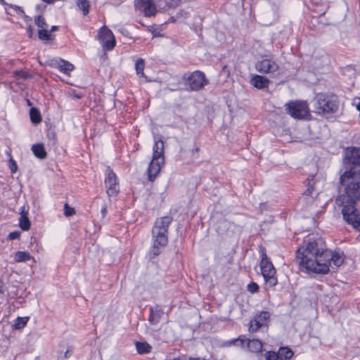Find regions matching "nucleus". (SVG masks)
<instances>
[{
	"label": "nucleus",
	"instance_id": "nucleus-11",
	"mask_svg": "<svg viewBox=\"0 0 360 360\" xmlns=\"http://www.w3.org/2000/svg\"><path fill=\"white\" fill-rule=\"evenodd\" d=\"M105 185L109 197L116 196L120 191L117 176L109 167L107 169Z\"/></svg>",
	"mask_w": 360,
	"mask_h": 360
},
{
	"label": "nucleus",
	"instance_id": "nucleus-51",
	"mask_svg": "<svg viewBox=\"0 0 360 360\" xmlns=\"http://www.w3.org/2000/svg\"><path fill=\"white\" fill-rule=\"evenodd\" d=\"M2 291V283H0V292Z\"/></svg>",
	"mask_w": 360,
	"mask_h": 360
},
{
	"label": "nucleus",
	"instance_id": "nucleus-34",
	"mask_svg": "<svg viewBox=\"0 0 360 360\" xmlns=\"http://www.w3.org/2000/svg\"><path fill=\"white\" fill-rule=\"evenodd\" d=\"M72 353L71 348H68L63 354L62 352L60 353V355L58 356V359L63 360L69 359L72 356Z\"/></svg>",
	"mask_w": 360,
	"mask_h": 360
},
{
	"label": "nucleus",
	"instance_id": "nucleus-30",
	"mask_svg": "<svg viewBox=\"0 0 360 360\" xmlns=\"http://www.w3.org/2000/svg\"><path fill=\"white\" fill-rule=\"evenodd\" d=\"M265 357L266 360H281V357L279 356L278 352H268L266 353Z\"/></svg>",
	"mask_w": 360,
	"mask_h": 360
},
{
	"label": "nucleus",
	"instance_id": "nucleus-21",
	"mask_svg": "<svg viewBox=\"0 0 360 360\" xmlns=\"http://www.w3.org/2000/svg\"><path fill=\"white\" fill-rule=\"evenodd\" d=\"M32 150L34 155L39 159H44L46 157V152L45 151L43 144L33 145Z\"/></svg>",
	"mask_w": 360,
	"mask_h": 360
},
{
	"label": "nucleus",
	"instance_id": "nucleus-52",
	"mask_svg": "<svg viewBox=\"0 0 360 360\" xmlns=\"http://www.w3.org/2000/svg\"><path fill=\"white\" fill-rule=\"evenodd\" d=\"M195 151H196V152H198V151H199V148H195Z\"/></svg>",
	"mask_w": 360,
	"mask_h": 360
},
{
	"label": "nucleus",
	"instance_id": "nucleus-23",
	"mask_svg": "<svg viewBox=\"0 0 360 360\" xmlns=\"http://www.w3.org/2000/svg\"><path fill=\"white\" fill-rule=\"evenodd\" d=\"M32 258L28 252L18 251L15 255V262H22L30 260Z\"/></svg>",
	"mask_w": 360,
	"mask_h": 360
},
{
	"label": "nucleus",
	"instance_id": "nucleus-27",
	"mask_svg": "<svg viewBox=\"0 0 360 360\" xmlns=\"http://www.w3.org/2000/svg\"><path fill=\"white\" fill-rule=\"evenodd\" d=\"M77 4L79 8L82 11L84 15L89 13V4L87 0H77Z\"/></svg>",
	"mask_w": 360,
	"mask_h": 360
},
{
	"label": "nucleus",
	"instance_id": "nucleus-47",
	"mask_svg": "<svg viewBox=\"0 0 360 360\" xmlns=\"http://www.w3.org/2000/svg\"><path fill=\"white\" fill-rule=\"evenodd\" d=\"M49 137L51 136V138H53L54 139L55 138V134L53 133H51V134H49L48 135Z\"/></svg>",
	"mask_w": 360,
	"mask_h": 360
},
{
	"label": "nucleus",
	"instance_id": "nucleus-10",
	"mask_svg": "<svg viewBox=\"0 0 360 360\" xmlns=\"http://www.w3.org/2000/svg\"><path fill=\"white\" fill-rule=\"evenodd\" d=\"M278 68V64L272 58H262L255 63L256 70L263 74L273 75Z\"/></svg>",
	"mask_w": 360,
	"mask_h": 360
},
{
	"label": "nucleus",
	"instance_id": "nucleus-25",
	"mask_svg": "<svg viewBox=\"0 0 360 360\" xmlns=\"http://www.w3.org/2000/svg\"><path fill=\"white\" fill-rule=\"evenodd\" d=\"M278 354L281 357V360L290 359L292 355V351L288 347H281L278 351Z\"/></svg>",
	"mask_w": 360,
	"mask_h": 360
},
{
	"label": "nucleus",
	"instance_id": "nucleus-39",
	"mask_svg": "<svg viewBox=\"0 0 360 360\" xmlns=\"http://www.w3.org/2000/svg\"><path fill=\"white\" fill-rule=\"evenodd\" d=\"M16 75L18 77H20L21 78H25V79L27 78L29 76L28 73H27L25 72H22V71L16 72Z\"/></svg>",
	"mask_w": 360,
	"mask_h": 360
},
{
	"label": "nucleus",
	"instance_id": "nucleus-41",
	"mask_svg": "<svg viewBox=\"0 0 360 360\" xmlns=\"http://www.w3.org/2000/svg\"><path fill=\"white\" fill-rule=\"evenodd\" d=\"M179 3V0H172L169 4V7H174L176 6Z\"/></svg>",
	"mask_w": 360,
	"mask_h": 360
},
{
	"label": "nucleus",
	"instance_id": "nucleus-29",
	"mask_svg": "<svg viewBox=\"0 0 360 360\" xmlns=\"http://www.w3.org/2000/svg\"><path fill=\"white\" fill-rule=\"evenodd\" d=\"M39 38L41 40H51V34L48 32V31L44 28L41 29L39 31Z\"/></svg>",
	"mask_w": 360,
	"mask_h": 360
},
{
	"label": "nucleus",
	"instance_id": "nucleus-16",
	"mask_svg": "<svg viewBox=\"0 0 360 360\" xmlns=\"http://www.w3.org/2000/svg\"><path fill=\"white\" fill-rule=\"evenodd\" d=\"M51 65L68 75L74 69V65L72 63L63 59L51 60Z\"/></svg>",
	"mask_w": 360,
	"mask_h": 360
},
{
	"label": "nucleus",
	"instance_id": "nucleus-42",
	"mask_svg": "<svg viewBox=\"0 0 360 360\" xmlns=\"http://www.w3.org/2000/svg\"><path fill=\"white\" fill-rule=\"evenodd\" d=\"M107 214V206L105 205L101 209V215L104 218Z\"/></svg>",
	"mask_w": 360,
	"mask_h": 360
},
{
	"label": "nucleus",
	"instance_id": "nucleus-28",
	"mask_svg": "<svg viewBox=\"0 0 360 360\" xmlns=\"http://www.w3.org/2000/svg\"><path fill=\"white\" fill-rule=\"evenodd\" d=\"M27 320L28 319L26 317H18L14 323L15 328L17 330L22 329L25 326Z\"/></svg>",
	"mask_w": 360,
	"mask_h": 360
},
{
	"label": "nucleus",
	"instance_id": "nucleus-31",
	"mask_svg": "<svg viewBox=\"0 0 360 360\" xmlns=\"http://www.w3.org/2000/svg\"><path fill=\"white\" fill-rule=\"evenodd\" d=\"M34 22L39 27H41L42 29H44L47 27L45 19L41 15H38L35 18Z\"/></svg>",
	"mask_w": 360,
	"mask_h": 360
},
{
	"label": "nucleus",
	"instance_id": "nucleus-3",
	"mask_svg": "<svg viewBox=\"0 0 360 360\" xmlns=\"http://www.w3.org/2000/svg\"><path fill=\"white\" fill-rule=\"evenodd\" d=\"M172 221V217L165 216L155 221L152 229L153 246L148 252V257L152 259L160 254L159 246L164 247L168 242V227Z\"/></svg>",
	"mask_w": 360,
	"mask_h": 360
},
{
	"label": "nucleus",
	"instance_id": "nucleus-15",
	"mask_svg": "<svg viewBox=\"0 0 360 360\" xmlns=\"http://www.w3.org/2000/svg\"><path fill=\"white\" fill-rule=\"evenodd\" d=\"M136 6L144 12L146 16L150 17L155 13V8L151 0H136Z\"/></svg>",
	"mask_w": 360,
	"mask_h": 360
},
{
	"label": "nucleus",
	"instance_id": "nucleus-22",
	"mask_svg": "<svg viewBox=\"0 0 360 360\" xmlns=\"http://www.w3.org/2000/svg\"><path fill=\"white\" fill-rule=\"evenodd\" d=\"M248 347L252 352H259L262 349V343L259 340L253 339L249 340Z\"/></svg>",
	"mask_w": 360,
	"mask_h": 360
},
{
	"label": "nucleus",
	"instance_id": "nucleus-14",
	"mask_svg": "<svg viewBox=\"0 0 360 360\" xmlns=\"http://www.w3.org/2000/svg\"><path fill=\"white\" fill-rule=\"evenodd\" d=\"M270 316V313L266 311H261L260 314L256 315L250 323L249 331L255 333L262 326H266Z\"/></svg>",
	"mask_w": 360,
	"mask_h": 360
},
{
	"label": "nucleus",
	"instance_id": "nucleus-8",
	"mask_svg": "<svg viewBox=\"0 0 360 360\" xmlns=\"http://www.w3.org/2000/svg\"><path fill=\"white\" fill-rule=\"evenodd\" d=\"M342 212L344 219L354 228L357 229L360 226V214L354 203L344 205Z\"/></svg>",
	"mask_w": 360,
	"mask_h": 360
},
{
	"label": "nucleus",
	"instance_id": "nucleus-19",
	"mask_svg": "<svg viewBox=\"0 0 360 360\" xmlns=\"http://www.w3.org/2000/svg\"><path fill=\"white\" fill-rule=\"evenodd\" d=\"M20 217L19 219V225L20 227L23 231H27L30 227V221L27 217V211H25V209L24 207L21 208L20 211Z\"/></svg>",
	"mask_w": 360,
	"mask_h": 360
},
{
	"label": "nucleus",
	"instance_id": "nucleus-43",
	"mask_svg": "<svg viewBox=\"0 0 360 360\" xmlns=\"http://www.w3.org/2000/svg\"><path fill=\"white\" fill-rule=\"evenodd\" d=\"M28 32H29V36L31 37L32 35V27L31 26H30L28 27Z\"/></svg>",
	"mask_w": 360,
	"mask_h": 360
},
{
	"label": "nucleus",
	"instance_id": "nucleus-26",
	"mask_svg": "<svg viewBox=\"0 0 360 360\" xmlns=\"http://www.w3.org/2000/svg\"><path fill=\"white\" fill-rule=\"evenodd\" d=\"M136 347L139 354L148 353L151 349V347L146 342H136Z\"/></svg>",
	"mask_w": 360,
	"mask_h": 360
},
{
	"label": "nucleus",
	"instance_id": "nucleus-48",
	"mask_svg": "<svg viewBox=\"0 0 360 360\" xmlns=\"http://www.w3.org/2000/svg\"><path fill=\"white\" fill-rule=\"evenodd\" d=\"M49 137L51 136V138H53L54 139L55 138V134L53 133H51V134H49L48 135Z\"/></svg>",
	"mask_w": 360,
	"mask_h": 360
},
{
	"label": "nucleus",
	"instance_id": "nucleus-46",
	"mask_svg": "<svg viewBox=\"0 0 360 360\" xmlns=\"http://www.w3.org/2000/svg\"><path fill=\"white\" fill-rule=\"evenodd\" d=\"M356 108H357L358 110L360 111V98H359V102L356 104Z\"/></svg>",
	"mask_w": 360,
	"mask_h": 360
},
{
	"label": "nucleus",
	"instance_id": "nucleus-49",
	"mask_svg": "<svg viewBox=\"0 0 360 360\" xmlns=\"http://www.w3.org/2000/svg\"><path fill=\"white\" fill-rule=\"evenodd\" d=\"M0 3L2 4V5H5L6 4V3L5 2L4 0H0Z\"/></svg>",
	"mask_w": 360,
	"mask_h": 360
},
{
	"label": "nucleus",
	"instance_id": "nucleus-38",
	"mask_svg": "<svg viewBox=\"0 0 360 360\" xmlns=\"http://www.w3.org/2000/svg\"><path fill=\"white\" fill-rule=\"evenodd\" d=\"M309 186L308 187V188L305 191L304 194L307 195L312 196L313 195L312 191H313V189H314V185L313 184L311 185L310 182L309 183Z\"/></svg>",
	"mask_w": 360,
	"mask_h": 360
},
{
	"label": "nucleus",
	"instance_id": "nucleus-2",
	"mask_svg": "<svg viewBox=\"0 0 360 360\" xmlns=\"http://www.w3.org/2000/svg\"><path fill=\"white\" fill-rule=\"evenodd\" d=\"M340 184L345 186L343 202L354 203L360 198V169L357 171L346 170L340 178Z\"/></svg>",
	"mask_w": 360,
	"mask_h": 360
},
{
	"label": "nucleus",
	"instance_id": "nucleus-9",
	"mask_svg": "<svg viewBox=\"0 0 360 360\" xmlns=\"http://www.w3.org/2000/svg\"><path fill=\"white\" fill-rule=\"evenodd\" d=\"M344 164L346 169L355 171L352 167L360 165V148H347L345 150Z\"/></svg>",
	"mask_w": 360,
	"mask_h": 360
},
{
	"label": "nucleus",
	"instance_id": "nucleus-50",
	"mask_svg": "<svg viewBox=\"0 0 360 360\" xmlns=\"http://www.w3.org/2000/svg\"><path fill=\"white\" fill-rule=\"evenodd\" d=\"M75 97L77 98H80L81 96L76 94V95H75Z\"/></svg>",
	"mask_w": 360,
	"mask_h": 360
},
{
	"label": "nucleus",
	"instance_id": "nucleus-32",
	"mask_svg": "<svg viewBox=\"0 0 360 360\" xmlns=\"http://www.w3.org/2000/svg\"><path fill=\"white\" fill-rule=\"evenodd\" d=\"M8 155L10 158L9 160V168L12 173H15L18 170V165L16 164V162L12 158L11 153H8Z\"/></svg>",
	"mask_w": 360,
	"mask_h": 360
},
{
	"label": "nucleus",
	"instance_id": "nucleus-12",
	"mask_svg": "<svg viewBox=\"0 0 360 360\" xmlns=\"http://www.w3.org/2000/svg\"><path fill=\"white\" fill-rule=\"evenodd\" d=\"M98 39L105 51H110L115 46L116 41L112 32L105 27L101 28L98 34Z\"/></svg>",
	"mask_w": 360,
	"mask_h": 360
},
{
	"label": "nucleus",
	"instance_id": "nucleus-4",
	"mask_svg": "<svg viewBox=\"0 0 360 360\" xmlns=\"http://www.w3.org/2000/svg\"><path fill=\"white\" fill-rule=\"evenodd\" d=\"M153 158L148 168V179L153 181L159 174L161 166L164 164V143L161 139H155L153 148Z\"/></svg>",
	"mask_w": 360,
	"mask_h": 360
},
{
	"label": "nucleus",
	"instance_id": "nucleus-20",
	"mask_svg": "<svg viewBox=\"0 0 360 360\" xmlns=\"http://www.w3.org/2000/svg\"><path fill=\"white\" fill-rule=\"evenodd\" d=\"M145 68V62L144 60L142 58H139L136 60L135 63V69L136 74L139 76V77H141L144 79L146 82H148V77L145 75L143 72V70Z\"/></svg>",
	"mask_w": 360,
	"mask_h": 360
},
{
	"label": "nucleus",
	"instance_id": "nucleus-1",
	"mask_svg": "<svg viewBox=\"0 0 360 360\" xmlns=\"http://www.w3.org/2000/svg\"><path fill=\"white\" fill-rule=\"evenodd\" d=\"M296 257L300 266L316 274L328 273L331 263L336 267L343 263L342 257L328 250L320 238L304 240V245L297 250Z\"/></svg>",
	"mask_w": 360,
	"mask_h": 360
},
{
	"label": "nucleus",
	"instance_id": "nucleus-18",
	"mask_svg": "<svg viewBox=\"0 0 360 360\" xmlns=\"http://www.w3.org/2000/svg\"><path fill=\"white\" fill-rule=\"evenodd\" d=\"M163 315V312L158 307L150 309L149 322L152 325H157Z\"/></svg>",
	"mask_w": 360,
	"mask_h": 360
},
{
	"label": "nucleus",
	"instance_id": "nucleus-44",
	"mask_svg": "<svg viewBox=\"0 0 360 360\" xmlns=\"http://www.w3.org/2000/svg\"><path fill=\"white\" fill-rule=\"evenodd\" d=\"M42 1H44V2H46L48 4H52L54 1H56V0H42Z\"/></svg>",
	"mask_w": 360,
	"mask_h": 360
},
{
	"label": "nucleus",
	"instance_id": "nucleus-35",
	"mask_svg": "<svg viewBox=\"0 0 360 360\" xmlns=\"http://www.w3.org/2000/svg\"><path fill=\"white\" fill-rule=\"evenodd\" d=\"M259 287H258V285L256 283H250V284L248 285V290L250 292H255L257 291Z\"/></svg>",
	"mask_w": 360,
	"mask_h": 360
},
{
	"label": "nucleus",
	"instance_id": "nucleus-45",
	"mask_svg": "<svg viewBox=\"0 0 360 360\" xmlns=\"http://www.w3.org/2000/svg\"><path fill=\"white\" fill-rule=\"evenodd\" d=\"M58 30L57 26H52L51 29V32L56 31Z\"/></svg>",
	"mask_w": 360,
	"mask_h": 360
},
{
	"label": "nucleus",
	"instance_id": "nucleus-40",
	"mask_svg": "<svg viewBox=\"0 0 360 360\" xmlns=\"http://www.w3.org/2000/svg\"><path fill=\"white\" fill-rule=\"evenodd\" d=\"M10 6L11 8H13L17 12L20 13H24L23 10L20 6H15V5H12V4L10 5Z\"/></svg>",
	"mask_w": 360,
	"mask_h": 360
},
{
	"label": "nucleus",
	"instance_id": "nucleus-24",
	"mask_svg": "<svg viewBox=\"0 0 360 360\" xmlns=\"http://www.w3.org/2000/svg\"><path fill=\"white\" fill-rule=\"evenodd\" d=\"M30 116L32 122L34 124H38L41 121V117L39 111L35 108H32L30 110Z\"/></svg>",
	"mask_w": 360,
	"mask_h": 360
},
{
	"label": "nucleus",
	"instance_id": "nucleus-33",
	"mask_svg": "<svg viewBox=\"0 0 360 360\" xmlns=\"http://www.w3.org/2000/svg\"><path fill=\"white\" fill-rule=\"evenodd\" d=\"M75 211L74 208L69 207V205L68 204L65 205L64 214L66 217L72 216V215L75 214Z\"/></svg>",
	"mask_w": 360,
	"mask_h": 360
},
{
	"label": "nucleus",
	"instance_id": "nucleus-36",
	"mask_svg": "<svg viewBox=\"0 0 360 360\" xmlns=\"http://www.w3.org/2000/svg\"><path fill=\"white\" fill-rule=\"evenodd\" d=\"M229 223L226 221H222L220 224V226L217 228L218 232L220 234H223L224 233V229L228 226Z\"/></svg>",
	"mask_w": 360,
	"mask_h": 360
},
{
	"label": "nucleus",
	"instance_id": "nucleus-17",
	"mask_svg": "<svg viewBox=\"0 0 360 360\" xmlns=\"http://www.w3.org/2000/svg\"><path fill=\"white\" fill-rule=\"evenodd\" d=\"M251 84L257 89H264L268 86L269 80L264 76L256 75L252 77Z\"/></svg>",
	"mask_w": 360,
	"mask_h": 360
},
{
	"label": "nucleus",
	"instance_id": "nucleus-13",
	"mask_svg": "<svg viewBox=\"0 0 360 360\" xmlns=\"http://www.w3.org/2000/svg\"><path fill=\"white\" fill-rule=\"evenodd\" d=\"M187 82L191 90L193 91L202 88L207 84L205 74L200 71H195L190 75Z\"/></svg>",
	"mask_w": 360,
	"mask_h": 360
},
{
	"label": "nucleus",
	"instance_id": "nucleus-6",
	"mask_svg": "<svg viewBox=\"0 0 360 360\" xmlns=\"http://www.w3.org/2000/svg\"><path fill=\"white\" fill-rule=\"evenodd\" d=\"M336 101L325 95H319L315 105V112L318 114L333 113L338 110Z\"/></svg>",
	"mask_w": 360,
	"mask_h": 360
},
{
	"label": "nucleus",
	"instance_id": "nucleus-5",
	"mask_svg": "<svg viewBox=\"0 0 360 360\" xmlns=\"http://www.w3.org/2000/svg\"><path fill=\"white\" fill-rule=\"evenodd\" d=\"M260 269L266 284L269 287L275 286L277 284L276 269L264 251H262Z\"/></svg>",
	"mask_w": 360,
	"mask_h": 360
},
{
	"label": "nucleus",
	"instance_id": "nucleus-7",
	"mask_svg": "<svg viewBox=\"0 0 360 360\" xmlns=\"http://www.w3.org/2000/svg\"><path fill=\"white\" fill-rule=\"evenodd\" d=\"M288 112L296 119H304L309 115V108L305 101L290 102L286 105Z\"/></svg>",
	"mask_w": 360,
	"mask_h": 360
},
{
	"label": "nucleus",
	"instance_id": "nucleus-37",
	"mask_svg": "<svg viewBox=\"0 0 360 360\" xmlns=\"http://www.w3.org/2000/svg\"><path fill=\"white\" fill-rule=\"evenodd\" d=\"M20 233L18 231H13L9 233L8 238L11 240H15L20 237Z\"/></svg>",
	"mask_w": 360,
	"mask_h": 360
}]
</instances>
